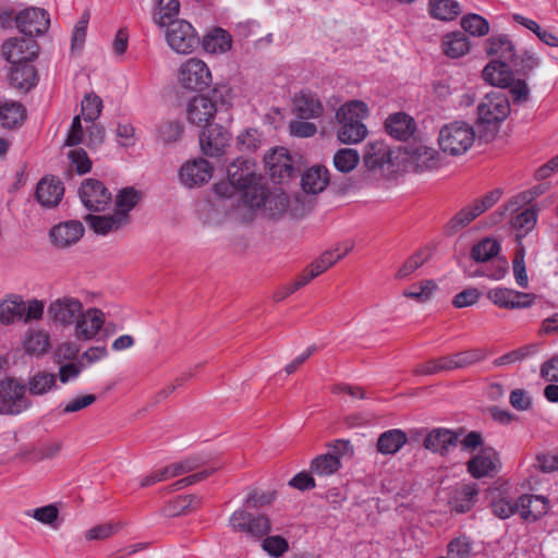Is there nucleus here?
<instances>
[{
  "instance_id": "obj_44",
  "label": "nucleus",
  "mask_w": 558,
  "mask_h": 558,
  "mask_svg": "<svg viewBox=\"0 0 558 558\" xmlns=\"http://www.w3.org/2000/svg\"><path fill=\"white\" fill-rule=\"evenodd\" d=\"M442 49L446 56L460 58L469 52L470 43L463 33L453 32L444 37Z\"/></svg>"
},
{
  "instance_id": "obj_57",
  "label": "nucleus",
  "mask_w": 558,
  "mask_h": 558,
  "mask_svg": "<svg viewBox=\"0 0 558 558\" xmlns=\"http://www.w3.org/2000/svg\"><path fill=\"white\" fill-rule=\"evenodd\" d=\"M472 553V542L466 536L453 538L448 544L449 558H469Z\"/></svg>"
},
{
  "instance_id": "obj_53",
  "label": "nucleus",
  "mask_w": 558,
  "mask_h": 558,
  "mask_svg": "<svg viewBox=\"0 0 558 558\" xmlns=\"http://www.w3.org/2000/svg\"><path fill=\"white\" fill-rule=\"evenodd\" d=\"M508 268L507 259L496 256L489 260V264L481 266L475 275L487 277L492 280H501L508 272Z\"/></svg>"
},
{
  "instance_id": "obj_14",
  "label": "nucleus",
  "mask_w": 558,
  "mask_h": 558,
  "mask_svg": "<svg viewBox=\"0 0 558 558\" xmlns=\"http://www.w3.org/2000/svg\"><path fill=\"white\" fill-rule=\"evenodd\" d=\"M265 163L274 182L283 183L295 173L294 160L287 148L277 147L265 156Z\"/></svg>"
},
{
  "instance_id": "obj_43",
  "label": "nucleus",
  "mask_w": 558,
  "mask_h": 558,
  "mask_svg": "<svg viewBox=\"0 0 558 558\" xmlns=\"http://www.w3.org/2000/svg\"><path fill=\"white\" fill-rule=\"evenodd\" d=\"M157 7L154 10L153 20L159 27H166L177 21L180 2L178 0H157Z\"/></svg>"
},
{
  "instance_id": "obj_49",
  "label": "nucleus",
  "mask_w": 558,
  "mask_h": 558,
  "mask_svg": "<svg viewBox=\"0 0 558 558\" xmlns=\"http://www.w3.org/2000/svg\"><path fill=\"white\" fill-rule=\"evenodd\" d=\"M141 192L134 187H125L121 190L116 197V214H124L130 222V211L136 206L141 199Z\"/></svg>"
},
{
  "instance_id": "obj_4",
  "label": "nucleus",
  "mask_w": 558,
  "mask_h": 558,
  "mask_svg": "<svg viewBox=\"0 0 558 558\" xmlns=\"http://www.w3.org/2000/svg\"><path fill=\"white\" fill-rule=\"evenodd\" d=\"M32 401L26 396V386L15 378L0 381V413L19 415L29 409Z\"/></svg>"
},
{
  "instance_id": "obj_1",
  "label": "nucleus",
  "mask_w": 558,
  "mask_h": 558,
  "mask_svg": "<svg viewBox=\"0 0 558 558\" xmlns=\"http://www.w3.org/2000/svg\"><path fill=\"white\" fill-rule=\"evenodd\" d=\"M368 116V107L362 100H351L342 105L336 118L339 123L338 140L344 144H357L367 135L363 120Z\"/></svg>"
},
{
  "instance_id": "obj_64",
  "label": "nucleus",
  "mask_w": 558,
  "mask_h": 558,
  "mask_svg": "<svg viewBox=\"0 0 558 558\" xmlns=\"http://www.w3.org/2000/svg\"><path fill=\"white\" fill-rule=\"evenodd\" d=\"M262 144L260 133L255 129H247L238 136V145L241 149L256 150Z\"/></svg>"
},
{
  "instance_id": "obj_62",
  "label": "nucleus",
  "mask_w": 558,
  "mask_h": 558,
  "mask_svg": "<svg viewBox=\"0 0 558 558\" xmlns=\"http://www.w3.org/2000/svg\"><path fill=\"white\" fill-rule=\"evenodd\" d=\"M262 547L272 557H280L289 549L288 542L278 535L266 537L262 543Z\"/></svg>"
},
{
  "instance_id": "obj_30",
  "label": "nucleus",
  "mask_w": 558,
  "mask_h": 558,
  "mask_svg": "<svg viewBox=\"0 0 558 558\" xmlns=\"http://www.w3.org/2000/svg\"><path fill=\"white\" fill-rule=\"evenodd\" d=\"M457 441L458 435L454 432L447 428H434L426 435L424 446L433 452L445 454L456 446Z\"/></svg>"
},
{
  "instance_id": "obj_13",
  "label": "nucleus",
  "mask_w": 558,
  "mask_h": 558,
  "mask_svg": "<svg viewBox=\"0 0 558 558\" xmlns=\"http://www.w3.org/2000/svg\"><path fill=\"white\" fill-rule=\"evenodd\" d=\"M230 525L234 531L243 532L259 539L270 531V521L266 515H253L244 510H236L230 517Z\"/></svg>"
},
{
  "instance_id": "obj_2",
  "label": "nucleus",
  "mask_w": 558,
  "mask_h": 558,
  "mask_svg": "<svg viewBox=\"0 0 558 558\" xmlns=\"http://www.w3.org/2000/svg\"><path fill=\"white\" fill-rule=\"evenodd\" d=\"M475 141V132L471 124L463 121H453L445 124L438 135L440 149L451 156L465 154Z\"/></svg>"
},
{
  "instance_id": "obj_41",
  "label": "nucleus",
  "mask_w": 558,
  "mask_h": 558,
  "mask_svg": "<svg viewBox=\"0 0 558 558\" xmlns=\"http://www.w3.org/2000/svg\"><path fill=\"white\" fill-rule=\"evenodd\" d=\"M227 173L228 180L232 182L239 191L245 186V183L255 180L256 174L252 169L251 162L240 158L228 166Z\"/></svg>"
},
{
  "instance_id": "obj_32",
  "label": "nucleus",
  "mask_w": 558,
  "mask_h": 558,
  "mask_svg": "<svg viewBox=\"0 0 558 558\" xmlns=\"http://www.w3.org/2000/svg\"><path fill=\"white\" fill-rule=\"evenodd\" d=\"M26 354L39 357L50 349V336L44 329H28L22 341Z\"/></svg>"
},
{
  "instance_id": "obj_48",
  "label": "nucleus",
  "mask_w": 558,
  "mask_h": 558,
  "mask_svg": "<svg viewBox=\"0 0 558 558\" xmlns=\"http://www.w3.org/2000/svg\"><path fill=\"white\" fill-rule=\"evenodd\" d=\"M57 383V377L52 373L38 372L29 377L27 389L33 396H43L49 392Z\"/></svg>"
},
{
  "instance_id": "obj_45",
  "label": "nucleus",
  "mask_w": 558,
  "mask_h": 558,
  "mask_svg": "<svg viewBox=\"0 0 558 558\" xmlns=\"http://www.w3.org/2000/svg\"><path fill=\"white\" fill-rule=\"evenodd\" d=\"M24 301L21 296H13L0 303V322L5 325L23 320Z\"/></svg>"
},
{
  "instance_id": "obj_6",
  "label": "nucleus",
  "mask_w": 558,
  "mask_h": 558,
  "mask_svg": "<svg viewBox=\"0 0 558 558\" xmlns=\"http://www.w3.org/2000/svg\"><path fill=\"white\" fill-rule=\"evenodd\" d=\"M166 41L177 53H192L199 44L194 26L185 20H177L166 26Z\"/></svg>"
},
{
  "instance_id": "obj_60",
  "label": "nucleus",
  "mask_w": 558,
  "mask_h": 558,
  "mask_svg": "<svg viewBox=\"0 0 558 558\" xmlns=\"http://www.w3.org/2000/svg\"><path fill=\"white\" fill-rule=\"evenodd\" d=\"M68 158L78 174H85L92 169V161L83 148L70 149Z\"/></svg>"
},
{
  "instance_id": "obj_18",
  "label": "nucleus",
  "mask_w": 558,
  "mask_h": 558,
  "mask_svg": "<svg viewBox=\"0 0 558 558\" xmlns=\"http://www.w3.org/2000/svg\"><path fill=\"white\" fill-rule=\"evenodd\" d=\"M231 135L219 124H209L199 135L203 154L209 157L221 156L229 146Z\"/></svg>"
},
{
  "instance_id": "obj_11",
  "label": "nucleus",
  "mask_w": 558,
  "mask_h": 558,
  "mask_svg": "<svg viewBox=\"0 0 558 558\" xmlns=\"http://www.w3.org/2000/svg\"><path fill=\"white\" fill-rule=\"evenodd\" d=\"M78 196L84 205L90 211H101L111 202V193L105 184L97 179H85L78 189Z\"/></svg>"
},
{
  "instance_id": "obj_20",
  "label": "nucleus",
  "mask_w": 558,
  "mask_h": 558,
  "mask_svg": "<svg viewBox=\"0 0 558 558\" xmlns=\"http://www.w3.org/2000/svg\"><path fill=\"white\" fill-rule=\"evenodd\" d=\"M217 112L216 102L204 95L193 96L186 104V119L191 124L207 126Z\"/></svg>"
},
{
  "instance_id": "obj_33",
  "label": "nucleus",
  "mask_w": 558,
  "mask_h": 558,
  "mask_svg": "<svg viewBox=\"0 0 558 558\" xmlns=\"http://www.w3.org/2000/svg\"><path fill=\"white\" fill-rule=\"evenodd\" d=\"M295 113L302 119H315L322 116L323 105L311 92H301L293 99Z\"/></svg>"
},
{
  "instance_id": "obj_59",
  "label": "nucleus",
  "mask_w": 558,
  "mask_h": 558,
  "mask_svg": "<svg viewBox=\"0 0 558 558\" xmlns=\"http://www.w3.org/2000/svg\"><path fill=\"white\" fill-rule=\"evenodd\" d=\"M27 515L34 518L35 520H37L38 522H40L43 524L50 525V526L54 527L56 526L54 523L58 520L59 510L54 505L51 504V505L36 508L32 511H28Z\"/></svg>"
},
{
  "instance_id": "obj_37",
  "label": "nucleus",
  "mask_w": 558,
  "mask_h": 558,
  "mask_svg": "<svg viewBox=\"0 0 558 558\" xmlns=\"http://www.w3.org/2000/svg\"><path fill=\"white\" fill-rule=\"evenodd\" d=\"M511 61L492 60L483 70V78L493 86L505 87L511 80Z\"/></svg>"
},
{
  "instance_id": "obj_55",
  "label": "nucleus",
  "mask_w": 558,
  "mask_h": 558,
  "mask_svg": "<svg viewBox=\"0 0 558 558\" xmlns=\"http://www.w3.org/2000/svg\"><path fill=\"white\" fill-rule=\"evenodd\" d=\"M102 100L95 94L86 95L82 101V114L86 122H94L100 116Z\"/></svg>"
},
{
  "instance_id": "obj_8",
  "label": "nucleus",
  "mask_w": 558,
  "mask_h": 558,
  "mask_svg": "<svg viewBox=\"0 0 558 558\" xmlns=\"http://www.w3.org/2000/svg\"><path fill=\"white\" fill-rule=\"evenodd\" d=\"M485 351L482 349H471L462 352H458L452 355L439 357L434 361L426 363L424 372L427 374H434L441 371H452L457 368H464L473 365L485 359Z\"/></svg>"
},
{
  "instance_id": "obj_27",
  "label": "nucleus",
  "mask_w": 558,
  "mask_h": 558,
  "mask_svg": "<svg viewBox=\"0 0 558 558\" xmlns=\"http://www.w3.org/2000/svg\"><path fill=\"white\" fill-rule=\"evenodd\" d=\"M391 155L392 151L385 142L369 141L365 145L363 161L368 170H381L391 163Z\"/></svg>"
},
{
  "instance_id": "obj_28",
  "label": "nucleus",
  "mask_w": 558,
  "mask_h": 558,
  "mask_svg": "<svg viewBox=\"0 0 558 558\" xmlns=\"http://www.w3.org/2000/svg\"><path fill=\"white\" fill-rule=\"evenodd\" d=\"M85 219L90 229L99 235L117 232L129 225L126 216L116 211L109 215H88Z\"/></svg>"
},
{
  "instance_id": "obj_9",
  "label": "nucleus",
  "mask_w": 558,
  "mask_h": 558,
  "mask_svg": "<svg viewBox=\"0 0 558 558\" xmlns=\"http://www.w3.org/2000/svg\"><path fill=\"white\" fill-rule=\"evenodd\" d=\"M106 322L102 311L96 307L82 310L73 326V336L78 341H92L96 339Z\"/></svg>"
},
{
  "instance_id": "obj_12",
  "label": "nucleus",
  "mask_w": 558,
  "mask_h": 558,
  "mask_svg": "<svg viewBox=\"0 0 558 558\" xmlns=\"http://www.w3.org/2000/svg\"><path fill=\"white\" fill-rule=\"evenodd\" d=\"M1 52L11 64L34 62L38 56L39 47L34 38L13 37L3 43Z\"/></svg>"
},
{
  "instance_id": "obj_31",
  "label": "nucleus",
  "mask_w": 558,
  "mask_h": 558,
  "mask_svg": "<svg viewBox=\"0 0 558 558\" xmlns=\"http://www.w3.org/2000/svg\"><path fill=\"white\" fill-rule=\"evenodd\" d=\"M202 46L208 53L222 54L231 49L232 36L221 27H214L204 36Z\"/></svg>"
},
{
  "instance_id": "obj_47",
  "label": "nucleus",
  "mask_w": 558,
  "mask_h": 558,
  "mask_svg": "<svg viewBox=\"0 0 558 558\" xmlns=\"http://www.w3.org/2000/svg\"><path fill=\"white\" fill-rule=\"evenodd\" d=\"M500 252V244L496 239L484 238L473 245L471 257L477 263H487Z\"/></svg>"
},
{
  "instance_id": "obj_7",
  "label": "nucleus",
  "mask_w": 558,
  "mask_h": 558,
  "mask_svg": "<svg viewBox=\"0 0 558 558\" xmlns=\"http://www.w3.org/2000/svg\"><path fill=\"white\" fill-rule=\"evenodd\" d=\"M178 81L185 89L203 90L211 83V72L203 60L190 58L181 64Z\"/></svg>"
},
{
  "instance_id": "obj_16",
  "label": "nucleus",
  "mask_w": 558,
  "mask_h": 558,
  "mask_svg": "<svg viewBox=\"0 0 558 558\" xmlns=\"http://www.w3.org/2000/svg\"><path fill=\"white\" fill-rule=\"evenodd\" d=\"M214 168L204 158L187 160L179 170L180 182L185 187H196L207 183L213 177Z\"/></svg>"
},
{
  "instance_id": "obj_26",
  "label": "nucleus",
  "mask_w": 558,
  "mask_h": 558,
  "mask_svg": "<svg viewBox=\"0 0 558 558\" xmlns=\"http://www.w3.org/2000/svg\"><path fill=\"white\" fill-rule=\"evenodd\" d=\"M63 194V183L54 177H45L37 184L36 199L43 207L52 208L58 206Z\"/></svg>"
},
{
  "instance_id": "obj_35",
  "label": "nucleus",
  "mask_w": 558,
  "mask_h": 558,
  "mask_svg": "<svg viewBox=\"0 0 558 558\" xmlns=\"http://www.w3.org/2000/svg\"><path fill=\"white\" fill-rule=\"evenodd\" d=\"M485 51L497 60L512 61L515 56L514 45L508 35L499 34L490 36L485 44Z\"/></svg>"
},
{
  "instance_id": "obj_25",
  "label": "nucleus",
  "mask_w": 558,
  "mask_h": 558,
  "mask_svg": "<svg viewBox=\"0 0 558 558\" xmlns=\"http://www.w3.org/2000/svg\"><path fill=\"white\" fill-rule=\"evenodd\" d=\"M548 500L541 495H522L517 500V511L522 520L534 522L548 511Z\"/></svg>"
},
{
  "instance_id": "obj_42",
  "label": "nucleus",
  "mask_w": 558,
  "mask_h": 558,
  "mask_svg": "<svg viewBox=\"0 0 558 558\" xmlns=\"http://www.w3.org/2000/svg\"><path fill=\"white\" fill-rule=\"evenodd\" d=\"M428 12L439 21H452L461 13L460 3L456 0H429Z\"/></svg>"
},
{
  "instance_id": "obj_50",
  "label": "nucleus",
  "mask_w": 558,
  "mask_h": 558,
  "mask_svg": "<svg viewBox=\"0 0 558 558\" xmlns=\"http://www.w3.org/2000/svg\"><path fill=\"white\" fill-rule=\"evenodd\" d=\"M513 20L523 27L533 32L539 40L550 47H558V37L550 31L542 28L537 22L520 14H514Z\"/></svg>"
},
{
  "instance_id": "obj_38",
  "label": "nucleus",
  "mask_w": 558,
  "mask_h": 558,
  "mask_svg": "<svg viewBox=\"0 0 558 558\" xmlns=\"http://www.w3.org/2000/svg\"><path fill=\"white\" fill-rule=\"evenodd\" d=\"M385 125L388 134L398 140L409 138L415 130L414 120L403 112L389 116Z\"/></svg>"
},
{
  "instance_id": "obj_56",
  "label": "nucleus",
  "mask_w": 558,
  "mask_h": 558,
  "mask_svg": "<svg viewBox=\"0 0 558 558\" xmlns=\"http://www.w3.org/2000/svg\"><path fill=\"white\" fill-rule=\"evenodd\" d=\"M525 251L524 247L521 245L517 248L514 253V257L512 260V268H513V275L515 282L521 288H526L529 284V278L525 269Z\"/></svg>"
},
{
  "instance_id": "obj_54",
  "label": "nucleus",
  "mask_w": 558,
  "mask_h": 558,
  "mask_svg": "<svg viewBox=\"0 0 558 558\" xmlns=\"http://www.w3.org/2000/svg\"><path fill=\"white\" fill-rule=\"evenodd\" d=\"M462 28L472 36H484L489 32V24L483 16L471 13L461 19Z\"/></svg>"
},
{
  "instance_id": "obj_21",
  "label": "nucleus",
  "mask_w": 558,
  "mask_h": 558,
  "mask_svg": "<svg viewBox=\"0 0 558 558\" xmlns=\"http://www.w3.org/2000/svg\"><path fill=\"white\" fill-rule=\"evenodd\" d=\"M466 466L474 478L493 476L499 469L498 452L492 447L482 448L468 461Z\"/></svg>"
},
{
  "instance_id": "obj_34",
  "label": "nucleus",
  "mask_w": 558,
  "mask_h": 558,
  "mask_svg": "<svg viewBox=\"0 0 558 558\" xmlns=\"http://www.w3.org/2000/svg\"><path fill=\"white\" fill-rule=\"evenodd\" d=\"M26 117L24 106L16 100L0 99V122L3 128L13 129L22 124Z\"/></svg>"
},
{
  "instance_id": "obj_17",
  "label": "nucleus",
  "mask_w": 558,
  "mask_h": 558,
  "mask_svg": "<svg viewBox=\"0 0 558 558\" xmlns=\"http://www.w3.org/2000/svg\"><path fill=\"white\" fill-rule=\"evenodd\" d=\"M350 442L337 440L332 445V451L319 454L311 462V471L318 476H329L341 468L340 457L350 450Z\"/></svg>"
},
{
  "instance_id": "obj_19",
  "label": "nucleus",
  "mask_w": 558,
  "mask_h": 558,
  "mask_svg": "<svg viewBox=\"0 0 558 558\" xmlns=\"http://www.w3.org/2000/svg\"><path fill=\"white\" fill-rule=\"evenodd\" d=\"M407 162L417 172L437 169L440 166V156L434 148L413 143L405 147Z\"/></svg>"
},
{
  "instance_id": "obj_36",
  "label": "nucleus",
  "mask_w": 558,
  "mask_h": 558,
  "mask_svg": "<svg viewBox=\"0 0 558 558\" xmlns=\"http://www.w3.org/2000/svg\"><path fill=\"white\" fill-rule=\"evenodd\" d=\"M239 193L244 203L252 208L265 205L268 197V190L263 182V178L257 174H255V180L245 183V186Z\"/></svg>"
},
{
  "instance_id": "obj_39",
  "label": "nucleus",
  "mask_w": 558,
  "mask_h": 558,
  "mask_svg": "<svg viewBox=\"0 0 558 558\" xmlns=\"http://www.w3.org/2000/svg\"><path fill=\"white\" fill-rule=\"evenodd\" d=\"M329 183V172L324 166L308 168L302 177V187L306 193L317 194L323 192Z\"/></svg>"
},
{
  "instance_id": "obj_23",
  "label": "nucleus",
  "mask_w": 558,
  "mask_h": 558,
  "mask_svg": "<svg viewBox=\"0 0 558 558\" xmlns=\"http://www.w3.org/2000/svg\"><path fill=\"white\" fill-rule=\"evenodd\" d=\"M487 298L498 307L514 310L526 308L533 304L531 294L518 292L507 288H494L487 293Z\"/></svg>"
},
{
  "instance_id": "obj_52",
  "label": "nucleus",
  "mask_w": 558,
  "mask_h": 558,
  "mask_svg": "<svg viewBox=\"0 0 558 558\" xmlns=\"http://www.w3.org/2000/svg\"><path fill=\"white\" fill-rule=\"evenodd\" d=\"M477 210L473 204H470L461 208L447 223L446 228L449 233H456L470 225L473 220L478 217Z\"/></svg>"
},
{
  "instance_id": "obj_40",
  "label": "nucleus",
  "mask_w": 558,
  "mask_h": 558,
  "mask_svg": "<svg viewBox=\"0 0 558 558\" xmlns=\"http://www.w3.org/2000/svg\"><path fill=\"white\" fill-rule=\"evenodd\" d=\"M408 441L407 434L398 428L384 432L377 440V449L383 454H396Z\"/></svg>"
},
{
  "instance_id": "obj_15",
  "label": "nucleus",
  "mask_w": 558,
  "mask_h": 558,
  "mask_svg": "<svg viewBox=\"0 0 558 558\" xmlns=\"http://www.w3.org/2000/svg\"><path fill=\"white\" fill-rule=\"evenodd\" d=\"M15 23L21 33L28 36V38H33V36L44 34L48 29L50 17L44 9L28 8L15 16Z\"/></svg>"
},
{
  "instance_id": "obj_3",
  "label": "nucleus",
  "mask_w": 558,
  "mask_h": 558,
  "mask_svg": "<svg viewBox=\"0 0 558 558\" xmlns=\"http://www.w3.org/2000/svg\"><path fill=\"white\" fill-rule=\"evenodd\" d=\"M352 248L353 243L348 241L337 245L335 248L324 252L300 275L295 281L287 287V292L284 295H289L300 288L306 286L311 280L326 271L329 267L348 255Z\"/></svg>"
},
{
  "instance_id": "obj_61",
  "label": "nucleus",
  "mask_w": 558,
  "mask_h": 558,
  "mask_svg": "<svg viewBox=\"0 0 558 558\" xmlns=\"http://www.w3.org/2000/svg\"><path fill=\"white\" fill-rule=\"evenodd\" d=\"M197 462L195 459H186L181 462H174L170 465L162 468L163 475L167 480L191 472L197 468Z\"/></svg>"
},
{
  "instance_id": "obj_29",
  "label": "nucleus",
  "mask_w": 558,
  "mask_h": 558,
  "mask_svg": "<svg viewBox=\"0 0 558 558\" xmlns=\"http://www.w3.org/2000/svg\"><path fill=\"white\" fill-rule=\"evenodd\" d=\"M10 84L22 90H29L38 81L36 69L33 62H21L11 64L9 71Z\"/></svg>"
},
{
  "instance_id": "obj_10",
  "label": "nucleus",
  "mask_w": 558,
  "mask_h": 558,
  "mask_svg": "<svg viewBox=\"0 0 558 558\" xmlns=\"http://www.w3.org/2000/svg\"><path fill=\"white\" fill-rule=\"evenodd\" d=\"M83 310L80 299L64 295L53 300L47 310L49 318L58 326L70 327L74 324Z\"/></svg>"
},
{
  "instance_id": "obj_63",
  "label": "nucleus",
  "mask_w": 558,
  "mask_h": 558,
  "mask_svg": "<svg viewBox=\"0 0 558 558\" xmlns=\"http://www.w3.org/2000/svg\"><path fill=\"white\" fill-rule=\"evenodd\" d=\"M481 298L477 288H468L454 295L452 304L457 308H463L474 305Z\"/></svg>"
},
{
  "instance_id": "obj_58",
  "label": "nucleus",
  "mask_w": 558,
  "mask_h": 558,
  "mask_svg": "<svg viewBox=\"0 0 558 558\" xmlns=\"http://www.w3.org/2000/svg\"><path fill=\"white\" fill-rule=\"evenodd\" d=\"M536 220V211L532 208H526L514 217L512 226L515 230L522 232L521 235H524L535 227Z\"/></svg>"
},
{
  "instance_id": "obj_46",
  "label": "nucleus",
  "mask_w": 558,
  "mask_h": 558,
  "mask_svg": "<svg viewBox=\"0 0 558 558\" xmlns=\"http://www.w3.org/2000/svg\"><path fill=\"white\" fill-rule=\"evenodd\" d=\"M184 131L183 124L178 120H163L156 125V140L163 144L178 142Z\"/></svg>"
},
{
  "instance_id": "obj_22",
  "label": "nucleus",
  "mask_w": 558,
  "mask_h": 558,
  "mask_svg": "<svg viewBox=\"0 0 558 558\" xmlns=\"http://www.w3.org/2000/svg\"><path fill=\"white\" fill-rule=\"evenodd\" d=\"M84 227L78 220H68L53 226L49 231L52 245L57 248H66L81 240Z\"/></svg>"
},
{
  "instance_id": "obj_51",
  "label": "nucleus",
  "mask_w": 558,
  "mask_h": 558,
  "mask_svg": "<svg viewBox=\"0 0 558 558\" xmlns=\"http://www.w3.org/2000/svg\"><path fill=\"white\" fill-rule=\"evenodd\" d=\"M360 162V154L353 148H341L333 156L335 168L343 173L351 172Z\"/></svg>"
},
{
  "instance_id": "obj_5",
  "label": "nucleus",
  "mask_w": 558,
  "mask_h": 558,
  "mask_svg": "<svg viewBox=\"0 0 558 558\" xmlns=\"http://www.w3.org/2000/svg\"><path fill=\"white\" fill-rule=\"evenodd\" d=\"M509 112V99L504 92L488 93L477 106V123L483 126H496L508 117Z\"/></svg>"
},
{
  "instance_id": "obj_24",
  "label": "nucleus",
  "mask_w": 558,
  "mask_h": 558,
  "mask_svg": "<svg viewBox=\"0 0 558 558\" xmlns=\"http://www.w3.org/2000/svg\"><path fill=\"white\" fill-rule=\"evenodd\" d=\"M477 495L478 488L476 484H459L450 490L448 504L451 510L458 513H465L474 507Z\"/></svg>"
}]
</instances>
